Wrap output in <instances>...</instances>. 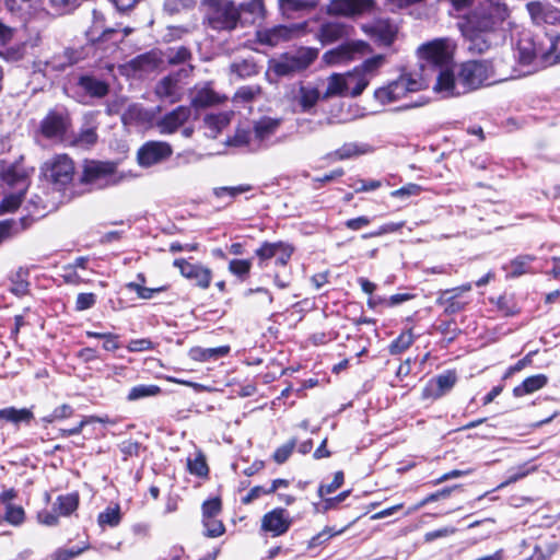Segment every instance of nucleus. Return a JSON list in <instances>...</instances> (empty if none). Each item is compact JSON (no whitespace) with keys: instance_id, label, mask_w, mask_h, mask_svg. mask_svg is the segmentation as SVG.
Returning <instances> with one entry per match:
<instances>
[{"instance_id":"obj_1","label":"nucleus","mask_w":560,"mask_h":560,"mask_svg":"<svg viewBox=\"0 0 560 560\" xmlns=\"http://www.w3.org/2000/svg\"><path fill=\"white\" fill-rule=\"evenodd\" d=\"M454 45L448 38H436L418 48L419 58L432 67L435 74L433 89L444 96H458L491 84L493 69L489 60H471L460 66L455 75L453 71Z\"/></svg>"},{"instance_id":"obj_2","label":"nucleus","mask_w":560,"mask_h":560,"mask_svg":"<svg viewBox=\"0 0 560 560\" xmlns=\"http://www.w3.org/2000/svg\"><path fill=\"white\" fill-rule=\"evenodd\" d=\"M509 15L510 11L504 2H490L471 11L458 23L466 49L470 54L488 51L499 37L498 28Z\"/></svg>"},{"instance_id":"obj_3","label":"nucleus","mask_w":560,"mask_h":560,"mask_svg":"<svg viewBox=\"0 0 560 560\" xmlns=\"http://www.w3.org/2000/svg\"><path fill=\"white\" fill-rule=\"evenodd\" d=\"M420 60L422 73L400 75L388 85L377 89L374 93L375 98L382 104H387L405 97L410 92H418L425 89L430 82L429 71L432 72V67H428L425 60L421 58Z\"/></svg>"},{"instance_id":"obj_4","label":"nucleus","mask_w":560,"mask_h":560,"mask_svg":"<svg viewBox=\"0 0 560 560\" xmlns=\"http://www.w3.org/2000/svg\"><path fill=\"white\" fill-rule=\"evenodd\" d=\"M548 47L537 46L530 39H521L517 45V58L521 66L528 67L529 69L524 73H532L538 69L560 62V38L553 40L548 39Z\"/></svg>"},{"instance_id":"obj_5","label":"nucleus","mask_w":560,"mask_h":560,"mask_svg":"<svg viewBox=\"0 0 560 560\" xmlns=\"http://www.w3.org/2000/svg\"><path fill=\"white\" fill-rule=\"evenodd\" d=\"M317 57V48L301 47L292 54L271 60L269 69L278 77H291L306 70Z\"/></svg>"},{"instance_id":"obj_6","label":"nucleus","mask_w":560,"mask_h":560,"mask_svg":"<svg viewBox=\"0 0 560 560\" xmlns=\"http://www.w3.org/2000/svg\"><path fill=\"white\" fill-rule=\"evenodd\" d=\"M206 20L215 31H232L241 21L240 9L230 0H210Z\"/></svg>"},{"instance_id":"obj_7","label":"nucleus","mask_w":560,"mask_h":560,"mask_svg":"<svg viewBox=\"0 0 560 560\" xmlns=\"http://www.w3.org/2000/svg\"><path fill=\"white\" fill-rule=\"evenodd\" d=\"M42 174L54 189L63 190L73 180V161L66 154H57L43 164Z\"/></svg>"},{"instance_id":"obj_8","label":"nucleus","mask_w":560,"mask_h":560,"mask_svg":"<svg viewBox=\"0 0 560 560\" xmlns=\"http://www.w3.org/2000/svg\"><path fill=\"white\" fill-rule=\"evenodd\" d=\"M125 175L116 170V165L109 162L88 161L84 164L81 180L95 188H105L121 183Z\"/></svg>"},{"instance_id":"obj_9","label":"nucleus","mask_w":560,"mask_h":560,"mask_svg":"<svg viewBox=\"0 0 560 560\" xmlns=\"http://www.w3.org/2000/svg\"><path fill=\"white\" fill-rule=\"evenodd\" d=\"M278 128L279 120L264 118L255 124L253 131H238L233 143L235 145H247L252 151L258 150L275 135Z\"/></svg>"},{"instance_id":"obj_10","label":"nucleus","mask_w":560,"mask_h":560,"mask_svg":"<svg viewBox=\"0 0 560 560\" xmlns=\"http://www.w3.org/2000/svg\"><path fill=\"white\" fill-rule=\"evenodd\" d=\"M371 51V47L364 40L346 42L338 47L327 50L323 55L325 63L335 66L353 60L358 55L362 56Z\"/></svg>"},{"instance_id":"obj_11","label":"nucleus","mask_w":560,"mask_h":560,"mask_svg":"<svg viewBox=\"0 0 560 560\" xmlns=\"http://www.w3.org/2000/svg\"><path fill=\"white\" fill-rule=\"evenodd\" d=\"M305 23L292 25H276L257 32V38L260 44L277 46L282 42L289 40L304 33Z\"/></svg>"},{"instance_id":"obj_12","label":"nucleus","mask_w":560,"mask_h":560,"mask_svg":"<svg viewBox=\"0 0 560 560\" xmlns=\"http://www.w3.org/2000/svg\"><path fill=\"white\" fill-rule=\"evenodd\" d=\"M294 252L292 245L284 242H265L255 254L259 259V266L264 268L268 260L275 258L276 265L285 266Z\"/></svg>"},{"instance_id":"obj_13","label":"nucleus","mask_w":560,"mask_h":560,"mask_svg":"<svg viewBox=\"0 0 560 560\" xmlns=\"http://www.w3.org/2000/svg\"><path fill=\"white\" fill-rule=\"evenodd\" d=\"M173 153L172 147L163 141H148L137 153L138 163L143 167H150L167 160Z\"/></svg>"},{"instance_id":"obj_14","label":"nucleus","mask_w":560,"mask_h":560,"mask_svg":"<svg viewBox=\"0 0 560 560\" xmlns=\"http://www.w3.org/2000/svg\"><path fill=\"white\" fill-rule=\"evenodd\" d=\"M372 0H330L327 5L329 15L355 19L373 9Z\"/></svg>"},{"instance_id":"obj_15","label":"nucleus","mask_w":560,"mask_h":560,"mask_svg":"<svg viewBox=\"0 0 560 560\" xmlns=\"http://www.w3.org/2000/svg\"><path fill=\"white\" fill-rule=\"evenodd\" d=\"M173 266L179 269L183 277L195 281L200 289L206 290L210 287L212 271L209 268L200 264H191L183 258L175 259Z\"/></svg>"},{"instance_id":"obj_16","label":"nucleus","mask_w":560,"mask_h":560,"mask_svg":"<svg viewBox=\"0 0 560 560\" xmlns=\"http://www.w3.org/2000/svg\"><path fill=\"white\" fill-rule=\"evenodd\" d=\"M75 52L71 49H62L49 58H42L34 61V71L43 72L45 75L51 71H62L77 61Z\"/></svg>"},{"instance_id":"obj_17","label":"nucleus","mask_w":560,"mask_h":560,"mask_svg":"<svg viewBox=\"0 0 560 560\" xmlns=\"http://www.w3.org/2000/svg\"><path fill=\"white\" fill-rule=\"evenodd\" d=\"M291 526V517L287 510L275 509L266 513L261 520V529L272 537L283 535Z\"/></svg>"},{"instance_id":"obj_18","label":"nucleus","mask_w":560,"mask_h":560,"mask_svg":"<svg viewBox=\"0 0 560 560\" xmlns=\"http://www.w3.org/2000/svg\"><path fill=\"white\" fill-rule=\"evenodd\" d=\"M190 116V107L178 106L160 118L156 121V128L161 135H173L185 125Z\"/></svg>"},{"instance_id":"obj_19","label":"nucleus","mask_w":560,"mask_h":560,"mask_svg":"<svg viewBox=\"0 0 560 560\" xmlns=\"http://www.w3.org/2000/svg\"><path fill=\"white\" fill-rule=\"evenodd\" d=\"M68 128V118L61 112L51 110L40 122L42 135L50 140L59 141Z\"/></svg>"},{"instance_id":"obj_20","label":"nucleus","mask_w":560,"mask_h":560,"mask_svg":"<svg viewBox=\"0 0 560 560\" xmlns=\"http://www.w3.org/2000/svg\"><path fill=\"white\" fill-rule=\"evenodd\" d=\"M352 32L353 27L351 25L330 21L319 26L316 32V38L325 46L350 37Z\"/></svg>"},{"instance_id":"obj_21","label":"nucleus","mask_w":560,"mask_h":560,"mask_svg":"<svg viewBox=\"0 0 560 560\" xmlns=\"http://www.w3.org/2000/svg\"><path fill=\"white\" fill-rule=\"evenodd\" d=\"M33 168L25 167L21 162L9 165L2 172V180L15 191H26Z\"/></svg>"},{"instance_id":"obj_22","label":"nucleus","mask_w":560,"mask_h":560,"mask_svg":"<svg viewBox=\"0 0 560 560\" xmlns=\"http://www.w3.org/2000/svg\"><path fill=\"white\" fill-rule=\"evenodd\" d=\"M526 9L532 21L537 24H560V10L550 3L533 1L527 3Z\"/></svg>"},{"instance_id":"obj_23","label":"nucleus","mask_w":560,"mask_h":560,"mask_svg":"<svg viewBox=\"0 0 560 560\" xmlns=\"http://www.w3.org/2000/svg\"><path fill=\"white\" fill-rule=\"evenodd\" d=\"M362 31L382 45H390L397 33V28L387 20H376L370 24H363Z\"/></svg>"},{"instance_id":"obj_24","label":"nucleus","mask_w":560,"mask_h":560,"mask_svg":"<svg viewBox=\"0 0 560 560\" xmlns=\"http://www.w3.org/2000/svg\"><path fill=\"white\" fill-rule=\"evenodd\" d=\"M456 382L457 375L455 371H445L428 383L424 396L434 399L441 398L454 387Z\"/></svg>"},{"instance_id":"obj_25","label":"nucleus","mask_w":560,"mask_h":560,"mask_svg":"<svg viewBox=\"0 0 560 560\" xmlns=\"http://www.w3.org/2000/svg\"><path fill=\"white\" fill-rule=\"evenodd\" d=\"M155 94L158 95L159 98L166 101L171 104L180 101L183 95L178 80L171 75L163 78L156 84Z\"/></svg>"},{"instance_id":"obj_26","label":"nucleus","mask_w":560,"mask_h":560,"mask_svg":"<svg viewBox=\"0 0 560 560\" xmlns=\"http://www.w3.org/2000/svg\"><path fill=\"white\" fill-rule=\"evenodd\" d=\"M320 98H323V94L319 92L318 88L312 84H302L299 88L296 102L301 107V112H311Z\"/></svg>"},{"instance_id":"obj_27","label":"nucleus","mask_w":560,"mask_h":560,"mask_svg":"<svg viewBox=\"0 0 560 560\" xmlns=\"http://www.w3.org/2000/svg\"><path fill=\"white\" fill-rule=\"evenodd\" d=\"M467 301H463L456 290L447 289L440 293L436 304L444 307V312L452 315L465 308Z\"/></svg>"},{"instance_id":"obj_28","label":"nucleus","mask_w":560,"mask_h":560,"mask_svg":"<svg viewBox=\"0 0 560 560\" xmlns=\"http://www.w3.org/2000/svg\"><path fill=\"white\" fill-rule=\"evenodd\" d=\"M279 10L288 19H292L296 13L310 11L316 8V0H278Z\"/></svg>"},{"instance_id":"obj_29","label":"nucleus","mask_w":560,"mask_h":560,"mask_svg":"<svg viewBox=\"0 0 560 560\" xmlns=\"http://www.w3.org/2000/svg\"><path fill=\"white\" fill-rule=\"evenodd\" d=\"M220 102L221 97L209 85L196 88L191 93V105L195 108H205Z\"/></svg>"},{"instance_id":"obj_30","label":"nucleus","mask_w":560,"mask_h":560,"mask_svg":"<svg viewBox=\"0 0 560 560\" xmlns=\"http://www.w3.org/2000/svg\"><path fill=\"white\" fill-rule=\"evenodd\" d=\"M243 23H255L265 15V7L262 0H247L237 7Z\"/></svg>"},{"instance_id":"obj_31","label":"nucleus","mask_w":560,"mask_h":560,"mask_svg":"<svg viewBox=\"0 0 560 560\" xmlns=\"http://www.w3.org/2000/svg\"><path fill=\"white\" fill-rule=\"evenodd\" d=\"M373 152L372 145L364 142H347L337 149L332 155L337 160H348Z\"/></svg>"},{"instance_id":"obj_32","label":"nucleus","mask_w":560,"mask_h":560,"mask_svg":"<svg viewBox=\"0 0 560 560\" xmlns=\"http://www.w3.org/2000/svg\"><path fill=\"white\" fill-rule=\"evenodd\" d=\"M203 124L206 136L215 139L230 124V115L228 113L210 114L205 117Z\"/></svg>"},{"instance_id":"obj_33","label":"nucleus","mask_w":560,"mask_h":560,"mask_svg":"<svg viewBox=\"0 0 560 560\" xmlns=\"http://www.w3.org/2000/svg\"><path fill=\"white\" fill-rule=\"evenodd\" d=\"M347 73H332L327 78V88L323 93V98L328 100L335 96H347L348 95V83Z\"/></svg>"},{"instance_id":"obj_34","label":"nucleus","mask_w":560,"mask_h":560,"mask_svg":"<svg viewBox=\"0 0 560 560\" xmlns=\"http://www.w3.org/2000/svg\"><path fill=\"white\" fill-rule=\"evenodd\" d=\"M548 383V377L545 374H536L529 376L523 381L522 384L514 387L513 395L515 397H523L528 394H533L542 387H545Z\"/></svg>"},{"instance_id":"obj_35","label":"nucleus","mask_w":560,"mask_h":560,"mask_svg":"<svg viewBox=\"0 0 560 560\" xmlns=\"http://www.w3.org/2000/svg\"><path fill=\"white\" fill-rule=\"evenodd\" d=\"M79 84L89 95L93 97H103L108 93V84L94 77H81Z\"/></svg>"},{"instance_id":"obj_36","label":"nucleus","mask_w":560,"mask_h":560,"mask_svg":"<svg viewBox=\"0 0 560 560\" xmlns=\"http://www.w3.org/2000/svg\"><path fill=\"white\" fill-rule=\"evenodd\" d=\"M348 95L352 97L359 96L370 83V78L360 72L357 68L353 72L347 73Z\"/></svg>"},{"instance_id":"obj_37","label":"nucleus","mask_w":560,"mask_h":560,"mask_svg":"<svg viewBox=\"0 0 560 560\" xmlns=\"http://www.w3.org/2000/svg\"><path fill=\"white\" fill-rule=\"evenodd\" d=\"M230 352L229 346H221L217 348H201L196 347L190 350V358L197 361L218 360Z\"/></svg>"},{"instance_id":"obj_38","label":"nucleus","mask_w":560,"mask_h":560,"mask_svg":"<svg viewBox=\"0 0 560 560\" xmlns=\"http://www.w3.org/2000/svg\"><path fill=\"white\" fill-rule=\"evenodd\" d=\"M330 492H318V501H314L313 505L317 513H324L328 510L337 508L341 502H343L350 492H339L335 497H326L324 494H329Z\"/></svg>"},{"instance_id":"obj_39","label":"nucleus","mask_w":560,"mask_h":560,"mask_svg":"<svg viewBox=\"0 0 560 560\" xmlns=\"http://www.w3.org/2000/svg\"><path fill=\"white\" fill-rule=\"evenodd\" d=\"M489 62L491 63V68L494 70L490 79L491 84L503 82L516 77L514 73L515 71L503 58H494L493 60H489Z\"/></svg>"},{"instance_id":"obj_40","label":"nucleus","mask_w":560,"mask_h":560,"mask_svg":"<svg viewBox=\"0 0 560 560\" xmlns=\"http://www.w3.org/2000/svg\"><path fill=\"white\" fill-rule=\"evenodd\" d=\"M187 468L191 475L197 477H207L209 468L206 462V456L199 450L187 458Z\"/></svg>"},{"instance_id":"obj_41","label":"nucleus","mask_w":560,"mask_h":560,"mask_svg":"<svg viewBox=\"0 0 560 560\" xmlns=\"http://www.w3.org/2000/svg\"><path fill=\"white\" fill-rule=\"evenodd\" d=\"M33 419V412L30 409H16L8 407L0 409V420H5L12 423L30 422Z\"/></svg>"},{"instance_id":"obj_42","label":"nucleus","mask_w":560,"mask_h":560,"mask_svg":"<svg viewBox=\"0 0 560 560\" xmlns=\"http://www.w3.org/2000/svg\"><path fill=\"white\" fill-rule=\"evenodd\" d=\"M120 521L121 513L120 506L118 504H115L114 506H107L97 516V523L102 528L106 526L116 527L120 524Z\"/></svg>"},{"instance_id":"obj_43","label":"nucleus","mask_w":560,"mask_h":560,"mask_svg":"<svg viewBox=\"0 0 560 560\" xmlns=\"http://www.w3.org/2000/svg\"><path fill=\"white\" fill-rule=\"evenodd\" d=\"M79 504V497L75 492L59 495L55 503V510L59 515H69L77 510Z\"/></svg>"},{"instance_id":"obj_44","label":"nucleus","mask_w":560,"mask_h":560,"mask_svg":"<svg viewBox=\"0 0 560 560\" xmlns=\"http://www.w3.org/2000/svg\"><path fill=\"white\" fill-rule=\"evenodd\" d=\"M160 393H161V388L158 385L140 384V385L133 386L129 390V393L127 395V399L129 401H136V400L143 399L147 397L156 396Z\"/></svg>"},{"instance_id":"obj_45","label":"nucleus","mask_w":560,"mask_h":560,"mask_svg":"<svg viewBox=\"0 0 560 560\" xmlns=\"http://www.w3.org/2000/svg\"><path fill=\"white\" fill-rule=\"evenodd\" d=\"M536 259L534 255H520L510 264V276L520 277L529 271L530 264Z\"/></svg>"},{"instance_id":"obj_46","label":"nucleus","mask_w":560,"mask_h":560,"mask_svg":"<svg viewBox=\"0 0 560 560\" xmlns=\"http://www.w3.org/2000/svg\"><path fill=\"white\" fill-rule=\"evenodd\" d=\"M8 44L0 45V58L9 62H15L22 60L26 50L22 43L7 46Z\"/></svg>"},{"instance_id":"obj_47","label":"nucleus","mask_w":560,"mask_h":560,"mask_svg":"<svg viewBox=\"0 0 560 560\" xmlns=\"http://www.w3.org/2000/svg\"><path fill=\"white\" fill-rule=\"evenodd\" d=\"M26 191H14L4 196L0 202V215L14 212L22 203Z\"/></svg>"},{"instance_id":"obj_48","label":"nucleus","mask_w":560,"mask_h":560,"mask_svg":"<svg viewBox=\"0 0 560 560\" xmlns=\"http://www.w3.org/2000/svg\"><path fill=\"white\" fill-rule=\"evenodd\" d=\"M22 44L26 51L27 49L34 50L36 48H39L40 54H43L45 48L48 46V42L46 37L43 35V33L40 31L33 28L28 30L27 38L24 42H22Z\"/></svg>"},{"instance_id":"obj_49","label":"nucleus","mask_w":560,"mask_h":560,"mask_svg":"<svg viewBox=\"0 0 560 560\" xmlns=\"http://www.w3.org/2000/svg\"><path fill=\"white\" fill-rule=\"evenodd\" d=\"M415 341V337L411 330L405 331L400 334L395 340L389 345V353L393 355H397L406 351Z\"/></svg>"},{"instance_id":"obj_50","label":"nucleus","mask_w":560,"mask_h":560,"mask_svg":"<svg viewBox=\"0 0 560 560\" xmlns=\"http://www.w3.org/2000/svg\"><path fill=\"white\" fill-rule=\"evenodd\" d=\"M126 288L130 291L137 293L138 298L142 300H151L155 293H161L167 290V285H162L158 288H147L141 283L129 282L126 284Z\"/></svg>"},{"instance_id":"obj_51","label":"nucleus","mask_w":560,"mask_h":560,"mask_svg":"<svg viewBox=\"0 0 560 560\" xmlns=\"http://www.w3.org/2000/svg\"><path fill=\"white\" fill-rule=\"evenodd\" d=\"M202 525L205 528V536L215 538L224 534V525L217 517H202Z\"/></svg>"},{"instance_id":"obj_52","label":"nucleus","mask_w":560,"mask_h":560,"mask_svg":"<svg viewBox=\"0 0 560 560\" xmlns=\"http://www.w3.org/2000/svg\"><path fill=\"white\" fill-rule=\"evenodd\" d=\"M4 8L12 14H20L35 8L39 0H2Z\"/></svg>"},{"instance_id":"obj_53","label":"nucleus","mask_w":560,"mask_h":560,"mask_svg":"<svg viewBox=\"0 0 560 560\" xmlns=\"http://www.w3.org/2000/svg\"><path fill=\"white\" fill-rule=\"evenodd\" d=\"M342 532H343V529L334 530L331 527H325L322 532H319L318 534H316L315 536H313L310 539V541L307 544V548L313 549V548L323 546V545L327 544L332 537L341 534Z\"/></svg>"},{"instance_id":"obj_54","label":"nucleus","mask_w":560,"mask_h":560,"mask_svg":"<svg viewBox=\"0 0 560 560\" xmlns=\"http://www.w3.org/2000/svg\"><path fill=\"white\" fill-rule=\"evenodd\" d=\"M90 548V545H84L82 547H78V548H70V549H67V548H58L52 555H51V560H71L73 558H75L77 556L81 555L82 552H84L85 550H88Z\"/></svg>"},{"instance_id":"obj_55","label":"nucleus","mask_w":560,"mask_h":560,"mask_svg":"<svg viewBox=\"0 0 560 560\" xmlns=\"http://www.w3.org/2000/svg\"><path fill=\"white\" fill-rule=\"evenodd\" d=\"M384 56L377 55L366 59L359 68L360 72L366 74L370 79L376 73L377 69L384 63Z\"/></svg>"},{"instance_id":"obj_56","label":"nucleus","mask_w":560,"mask_h":560,"mask_svg":"<svg viewBox=\"0 0 560 560\" xmlns=\"http://www.w3.org/2000/svg\"><path fill=\"white\" fill-rule=\"evenodd\" d=\"M222 511L220 497H213L202 504V517H218Z\"/></svg>"},{"instance_id":"obj_57","label":"nucleus","mask_w":560,"mask_h":560,"mask_svg":"<svg viewBox=\"0 0 560 560\" xmlns=\"http://www.w3.org/2000/svg\"><path fill=\"white\" fill-rule=\"evenodd\" d=\"M97 141V133L94 128L82 130L75 138L74 143L80 148H90Z\"/></svg>"},{"instance_id":"obj_58","label":"nucleus","mask_w":560,"mask_h":560,"mask_svg":"<svg viewBox=\"0 0 560 560\" xmlns=\"http://www.w3.org/2000/svg\"><path fill=\"white\" fill-rule=\"evenodd\" d=\"M296 445V441L290 440L289 442L284 443L283 445L279 446L273 455L272 458L277 464H283L288 460V458L291 456L294 447Z\"/></svg>"},{"instance_id":"obj_59","label":"nucleus","mask_w":560,"mask_h":560,"mask_svg":"<svg viewBox=\"0 0 560 560\" xmlns=\"http://www.w3.org/2000/svg\"><path fill=\"white\" fill-rule=\"evenodd\" d=\"M252 189L250 185L243 184L234 187H218L214 189V195L219 198L229 196L230 198H235L236 196L247 192Z\"/></svg>"},{"instance_id":"obj_60","label":"nucleus","mask_w":560,"mask_h":560,"mask_svg":"<svg viewBox=\"0 0 560 560\" xmlns=\"http://www.w3.org/2000/svg\"><path fill=\"white\" fill-rule=\"evenodd\" d=\"M250 267V261L246 259H233L229 264V270L242 279L249 273Z\"/></svg>"},{"instance_id":"obj_61","label":"nucleus","mask_w":560,"mask_h":560,"mask_svg":"<svg viewBox=\"0 0 560 560\" xmlns=\"http://www.w3.org/2000/svg\"><path fill=\"white\" fill-rule=\"evenodd\" d=\"M405 225V222H389L381 225L376 231L363 234V238L377 237L384 234L394 233L400 230Z\"/></svg>"},{"instance_id":"obj_62","label":"nucleus","mask_w":560,"mask_h":560,"mask_svg":"<svg viewBox=\"0 0 560 560\" xmlns=\"http://www.w3.org/2000/svg\"><path fill=\"white\" fill-rule=\"evenodd\" d=\"M190 57V52L186 47L171 48L167 52V60L170 63H182Z\"/></svg>"},{"instance_id":"obj_63","label":"nucleus","mask_w":560,"mask_h":560,"mask_svg":"<svg viewBox=\"0 0 560 560\" xmlns=\"http://www.w3.org/2000/svg\"><path fill=\"white\" fill-rule=\"evenodd\" d=\"M421 191V187L417 184L410 183L390 192L394 198L405 199L411 196H417Z\"/></svg>"},{"instance_id":"obj_64","label":"nucleus","mask_w":560,"mask_h":560,"mask_svg":"<svg viewBox=\"0 0 560 560\" xmlns=\"http://www.w3.org/2000/svg\"><path fill=\"white\" fill-rule=\"evenodd\" d=\"M96 303V295L94 293H80L77 296L75 310L81 312L93 307Z\"/></svg>"}]
</instances>
